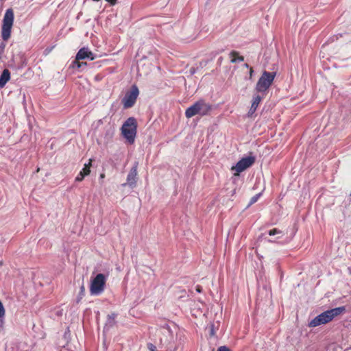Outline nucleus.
Instances as JSON below:
<instances>
[{
    "label": "nucleus",
    "mask_w": 351,
    "mask_h": 351,
    "mask_svg": "<svg viewBox=\"0 0 351 351\" xmlns=\"http://www.w3.org/2000/svg\"><path fill=\"white\" fill-rule=\"evenodd\" d=\"M346 311L345 306H339L326 311L313 319L308 324L309 327H316L331 322L335 317Z\"/></svg>",
    "instance_id": "nucleus-1"
},
{
    "label": "nucleus",
    "mask_w": 351,
    "mask_h": 351,
    "mask_svg": "<svg viewBox=\"0 0 351 351\" xmlns=\"http://www.w3.org/2000/svg\"><path fill=\"white\" fill-rule=\"evenodd\" d=\"M212 106L204 99L197 101L193 105L189 107L185 111V116L189 119L196 114L205 116L211 110Z\"/></svg>",
    "instance_id": "nucleus-2"
},
{
    "label": "nucleus",
    "mask_w": 351,
    "mask_h": 351,
    "mask_svg": "<svg viewBox=\"0 0 351 351\" xmlns=\"http://www.w3.org/2000/svg\"><path fill=\"white\" fill-rule=\"evenodd\" d=\"M137 130V122L135 118H128L121 127V133L130 143H133Z\"/></svg>",
    "instance_id": "nucleus-3"
},
{
    "label": "nucleus",
    "mask_w": 351,
    "mask_h": 351,
    "mask_svg": "<svg viewBox=\"0 0 351 351\" xmlns=\"http://www.w3.org/2000/svg\"><path fill=\"white\" fill-rule=\"evenodd\" d=\"M13 22L14 12L12 9L9 8L4 14L1 27V36L4 41L8 40L10 38Z\"/></svg>",
    "instance_id": "nucleus-4"
},
{
    "label": "nucleus",
    "mask_w": 351,
    "mask_h": 351,
    "mask_svg": "<svg viewBox=\"0 0 351 351\" xmlns=\"http://www.w3.org/2000/svg\"><path fill=\"white\" fill-rule=\"evenodd\" d=\"M276 75V72H268L267 71H264L256 83V91L259 93L267 91L272 84Z\"/></svg>",
    "instance_id": "nucleus-5"
},
{
    "label": "nucleus",
    "mask_w": 351,
    "mask_h": 351,
    "mask_svg": "<svg viewBox=\"0 0 351 351\" xmlns=\"http://www.w3.org/2000/svg\"><path fill=\"white\" fill-rule=\"evenodd\" d=\"M106 277L102 274H97L91 281L90 292L91 295H97L101 293L105 288Z\"/></svg>",
    "instance_id": "nucleus-6"
},
{
    "label": "nucleus",
    "mask_w": 351,
    "mask_h": 351,
    "mask_svg": "<svg viewBox=\"0 0 351 351\" xmlns=\"http://www.w3.org/2000/svg\"><path fill=\"white\" fill-rule=\"evenodd\" d=\"M139 94V90L136 85H133L130 90L126 92L125 96L121 100L123 108L128 109L132 108L136 103Z\"/></svg>",
    "instance_id": "nucleus-7"
},
{
    "label": "nucleus",
    "mask_w": 351,
    "mask_h": 351,
    "mask_svg": "<svg viewBox=\"0 0 351 351\" xmlns=\"http://www.w3.org/2000/svg\"><path fill=\"white\" fill-rule=\"evenodd\" d=\"M254 162L255 157L254 156H247L241 159L235 166L232 167V170H234L236 171V173H234V176H239L241 172L251 167Z\"/></svg>",
    "instance_id": "nucleus-8"
},
{
    "label": "nucleus",
    "mask_w": 351,
    "mask_h": 351,
    "mask_svg": "<svg viewBox=\"0 0 351 351\" xmlns=\"http://www.w3.org/2000/svg\"><path fill=\"white\" fill-rule=\"evenodd\" d=\"M137 168H138V162H135L134 165L131 168L128 176H127V182L122 184L123 186H125L128 185L131 188H134L136 186L137 182Z\"/></svg>",
    "instance_id": "nucleus-9"
},
{
    "label": "nucleus",
    "mask_w": 351,
    "mask_h": 351,
    "mask_svg": "<svg viewBox=\"0 0 351 351\" xmlns=\"http://www.w3.org/2000/svg\"><path fill=\"white\" fill-rule=\"evenodd\" d=\"M92 159H89V161L87 164H85L82 171L78 173V175L75 178L76 182H81L84 180L86 176H88L90 173V167L92 165Z\"/></svg>",
    "instance_id": "nucleus-10"
},
{
    "label": "nucleus",
    "mask_w": 351,
    "mask_h": 351,
    "mask_svg": "<svg viewBox=\"0 0 351 351\" xmlns=\"http://www.w3.org/2000/svg\"><path fill=\"white\" fill-rule=\"evenodd\" d=\"M261 100H262V97L258 95H257L253 97L252 106L248 112L249 116H252L255 112V111L256 110Z\"/></svg>",
    "instance_id": "nucleus-11"
},
{
    "label": "nucleus",
    "mask_w": 351,
    "mask_h": 351,
    "mask_svg": "<svg viewBox=\"0 0 351 351\" xmlns=\"http://www.w3.org/2000/svg\"><path fill=\"white\" fill-rule=\"evenodd\" d=\"M10 79V73L8 69H4L0 76V88L5 86Z\"/></svg>",
    "instance_id": "nucleus-12"
},
{
    "label": "nucleus",
    "mask_w": 351,
    "mask_h": 351,
    "mask_svg": "<svg viewBox=\"0 0 351 351\" xmlns=\"http://www.w3.org/2000/svg\"><path fill=\"white\" fill-rule=\"evenodd\" d=\"M88 50V49L85 47L81 48L76 54L77 59V60H84L85 58H87Z\"/></svg>",
    "instance_id": "nucleus-13"
},
{
    "label": "nucleus",
    "mask_w": 351,
    "mask_h": 351,
    "mask_svg": "<svg viewBox=\"0 0 351 351\" xmlns=\"http://www.w3.org/2000/svg\"><path fill=\"white\" fill-rule=\"evenodd\" d=\"M238 55L239 53L236 51H232L230 52V56L232 57V59L231 60L232 63H234L237 62Z\"/></svg>",
    "instance_id": "nucleus-14"
},
{
    "label": "nucleus",
    "mask_w": 351,
    "mask_h": 351,
    "mask_svg": "<svg viewBox=\"0 0 351 351\" xmlns=\"http://www.w3.org/2000/svg\"><path fill=\"white\" fill-rule=\"evenodd\" d=\"M80 60H77V56H75V60L72 62V66L73 68L76 67L77 69H80V67H82V64H80Z\"/></svg>",
    "instance_id": "nucleus-15"
},
{
    "label": "nucleus",
    "mask_w": 351,
    "mask_h": 351,
    "mask_svg": "<svg viewBox=\"0 0 351 351\" xmlns=\"http://www.w3.org/2000/svg\"><path fill=\"white\" fill-rule=\"evenodd\" d=\"M261 195V193H258V194L255 195L254 196H253L250 199V204H253L255 202H256L258 201V199H259Z\"/></svg>",
    "instance_id": "nucleus-16"
},
{
    "label": "nucleus",
    "mask_w": 351,
    "mask_h": 351,
    "mask_svg": "<svg viewBox=\"0 0 351 351\" xmlns=\"http://www.w3.org/2000/svg\"><path fill=\"white\" fill-rule=\"evenodd\" d=\"M282 233V232L277 229V228H274L272 230H270L268 232V234L270 235V236H273V235H275V234H280Z\"/></svg>",
    "instance_id": "nucleus-17"
},
{
    "label": "nucleus",
    "mask_w": 351,
    "mask_h": 351,
    "mask_svg": "<svg viewBox=\"0 0 351 351\" xmlns=\"http://www.w3.org/2000/svg\"><path fill=\"white\" fill-rule=\"evenodd\" d=\"M5 311L3 307L2 302L0 301V318H3L5 316Z\"/></svg>",
    "instance_id": "nucleus-18"
},
{
    "label": "nucleus",
    "mask_w": 351,
    "mask_h": 351,
    "mask_svg": "<svg viewBox=\"0 0 351 351\" xmlns=\"http://www.w3.org/2000/svg\"><path fill=\"white\" fill-rule=\"evenodd\" d=\"M5 44L4 43H0V60H1L2 56L4 53Z\"/></svg>",
    "instance_id": "nucleus-19"
},
{
    "label": "nucleus",
    "mask_w": 351,
    "mask_h": 351,
    "mask_svg": "<svg viewBox=\"0 0 351 351\" xmlns=\"http://www.w3.org/2000/svg\"><path fill=\"white\" fill-rule=\"evenodd\" d=\"M87 55H88L87 58L90 59V60H93L95 59V56L92 51L88 50Z\"/></svg>",
    "instance_id": "nucleus-20"
},
{
    "label": "nucleus",
    "mask_w": 351,
    "mask_h": 351,
    "mask_svg": "<svg viewBox=\"0 0 351 351\" xmlns=\"http://www.w3.org/2000/svg\"><path fill=\"white\" fill-rule=\"evenodd\" d=\"M217 351H231L228 347L226 346H220Z\"/></svg>",
    "instance_id": "nucleus-21"
},
{
    "label": "nucleus",
    "mask_w": 351,
    "mask_h": 351,
    "mask_svg": "<svg viewBox=\"0 0 351 351\" xmlns=\"http://www.w3.org/2000/svg\"><path fill=\"white\" fill-rule=\"evenodd\" d=\"M94 1H99V0H93ZM108 3H110L111 5H114L117 3V0H106Z\"/></svg>",
    "instance_id": "nucleus-22"
},
{
    "label": "nucleus",
    "mask_w": 351,
    "mask_h": 351,
    "mask_svg": "<svg viewBox=\"0 0 351 351\" xmlns=\"http://www.w3.org/2000/svg\"><path fill=\"white\" fill-rule=\"evenodd\" d=\"M195 290L199 292V293H201L202 292V288L200 285H197L196 287H195Z\"/></svg>",
    "instance_id": "nucleus-23"
},
{
    "label": "nucleus",
    "mask_w": 351,
    "mask_h": 351,
    "mask_svg": "<svg viewBox=\"0 0 351 351\" xmlns=\"http://www.w3.org/2000/svg\"><path fill=\"white\" fill-rule=\"evenodd\" d=\"M240 61V62H242L244 60V58L243 56H240L239 55H238L237 56V61Z\"/></svg>",
    "instance_id": "nucleus-24"
},
{
    "label": "nucleus",
    "mask_w": 351,
    "mask_h": 351,
    "mask_svg": "<svg viewBox=\"0 0 351 351\" xmlns=\"http://www.w3.org/2000/svg\"><path fill=\"white\" fill-rule=\"evenodd\" d=\"M253 73H254L253 68H252V67H250V79H251V78H252V77Z\"/></svg>",
    "instance_id": "nucleus-25"
},
{
    "label": "nucleus",
    "mask_w": 351,
    "mask_h": 351,
    "mask_svg": "<svg viewBox=\"0 0 351 351\" xmlns=\"http://www.w3.org/2000/svg\"><path fill=\"white\" fill-rule=\"evenodd\" d=\"M116 317V315L114 313H112V315H108V317L109 319H114Z\"/></svg>",
    "instance_id": "nucleus-26"
},
{
    "label": "nucleus",
    "mask_w": 351,
    "mask_h": 351,
    "mask_svg": "<svg viewBox=\"0 0 351 351\" xmlns=\"http://www.w3.org/2000/svg\"><path fill=\"white\" fill-rule=\"evenodd\" d=\"M84 291H85V288H84V286L82 285L81 287V293L84 295Z\"/></svg>",
    "instance_id": "nucleus-27"
},
{
    "label": "nucleus",
    "mask_w": 351,
    "mask_h": 351,
    "mask_svg": "<svg viewBox=\"0 0 351 351\" xmlns=\"http://www.w3.org/2000/svg\"><path fill=\"white\" fill-rule=\"evenodd\" d=\"M151 351H155L156 347L153 345H151V348H149Z\"/></svg>",
    "instance_id": "nucleus-28"
},
{
    "label": "nucleus",
    "mask_w": 351,
    "mask_h": 351,
    "mask_svg": "<svg viewBox=\"0 0 351 351\" xmlns=\"http://www.w3.org/2000/svg\"><path fill=\"white\" fill-rule=\"evenodd\" d=\"M104 177H105L104 173H101V174L100 175V178H104Z\"/></svg>",
    "instance_id": "nucleus-29"
},
{
    "label": "nucleus",
    "mask_w": 351,
    "mask_h": 351,
    "mask_svg": "<svg viewBox=\"0 0 351 351\" xmlns=\"http://www.w3.org/2000/svg\"><path fill=\"white\" fill-rule=\"evenodd\" d=\"M80 64H82V66L83 65H86V62H80Z\"/></svg>",
    "instance_id": "nucleus-30"
},
{
    "label": "nucleus",
    "mask_w": 351,
    "mask_h": 351,
    "mask_svg": "<svg viewBox=\"0 0 351 351\" xmlns=\"http://www.w3.org/2000/svg\"><path fill=\"white\" fill-rule=\"evenodd\" d=\"M245 67L248 68L249 67V65L247 64H245Z\"/></svg>",
    "instance_id": "nucleus-31"
}]
</instances>
